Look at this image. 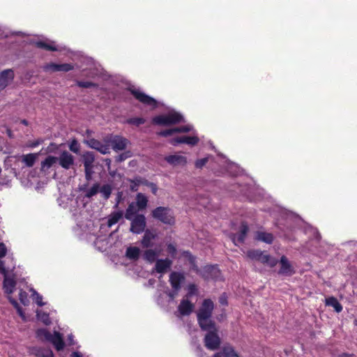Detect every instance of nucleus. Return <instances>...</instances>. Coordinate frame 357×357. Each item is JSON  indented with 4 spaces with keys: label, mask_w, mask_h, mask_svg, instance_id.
<instances>
[{
    "label": "nucleus",
    "mask_w": 357,
    "mask_h": 357,
    "mask_svg": "<svg viewBox=\"0 0 357 357\" xmlns=\"http://www.w3.org/2000/svg\"><path fill=\"white\" fill-rule=\"evenodd\" d=\"M195 309V305L188 298H183L178 306V311L181 316L190 315Z\"/></svg>",
    "instance_id": "f3484780"
},
{
    "label": "nucleus",
    "mask_w": 357,
    "mask_h": 357,
    "mask_svg": "<svg viewBox=\"0 0 357 357\" xmlns=\"http://www.w3.org/2000/svg\"><path fill=\"white\" fill-rule=\"evenodd\" d=\"M227 294L226 293H223L222 294L220 295V296L219 297V303L222 305H228V302H227Z\"/></svg>",
    "instance_id": "5fc2aeb1"
},
{
    "label": "nucleus",
    "mask_w": 357,
    "mask_h": 357,
    "mask_svg": "<svg viewBox=\"0 0 357 357\" xmlns=\"http://www.w3.org/2000/svg\"><path fill=\"white\" fill-rule=\"evenodd\" d=\"M36 337L42 342H50L52 334L46 328H38L36 332Z\"/></svg>",
    "instance_id": "c756f323"
},
{
    "label": "nucleus",
    "mask_w": 357,
    "mask_h": 357,
    "mask_svg": "<svg viewBox=\"0 0 357 357\" xmlns=\"http://www.w3.org/2000/svg\"><path fill=\"white\" fill-rule=\"evenodd\" d=\"M10 303L13 305V307L16 309V308H18V307H20V305L18 304V303L17 302V301H15V299L13 298H10L9 299Z\"/></svg>",
    "instance_id": "0e129e2a"
},
{
    "label": "nucleus",
    "mask_w": 357,
    "mask_h": 357,
    "mask_svg": "<svg viewBox=\"0 0 357 357\" xmlns=\"http://www.w3.org/2000/svg\"><path fill=\"white\" fill-rule=\"evenodd\" d=\"M192 130V126L189 125L181 126L179 127L166 129L158 132V135L167 137L171 136L175 133H187L190 132Z\"/></svg>",
    "instance_id": "2eb2a0df"
},
{
    "label": "nucleus",
    "mask_w": 357,
    "mask_h": 357,
    "mask_svg": "<svg viewBox=\"0 0 357 357\" xmlns=\"http://www.w3.org/2000/svg\"><path fill=\"white\" fill-rule=\"evenodd\" d=\"M35 45L38 48L43 49L47 51H52V52L57 51V48L54 45L48 44L42 40L36 41L35 43Z\"/></svg>",
    "instance_id": "e433bc0d"
},
{
    "label": "nucleus",
    "mask_w": 357,
    "mask_h": 357,
    "mask_svg": "<svg viewBox=\"0 0 357 357\" xmlns=\"http://www.w3.org/2000/svg\"><path fill=\"white\" fill-rule=\"evenodd\" d=\"M199 139L197 136H182L181 144L195 146L198 144Z\"/></svg>",
    "instance_id": "58836bf2"
},
{
    "label": "nucleus",
    "mask_w": 357,
    "mask_h": 357,
    "mask_svg": "<svg viewBox=\"0 0 357 357\" xmlns=\"http://www.w3.org/2000/svg\"><path fill=\"white\" fill-rule=\"evenodd\" d=\"M183 255L185 257H188V260H189V262L190 264H191V268L192 270L195 272L197 274H199L200 275V273L202 271V270H200L198 267V266L196 264V260H195V257L189 252V251H185L183 252Z\"/></svg>",
    "instance_id": "473e14b6"
},
{
    "label": "nucleus",
    "mask_w": 357,
    "mask_h": 357,
    "mask_svg": "<svg viewBox=\"0 0 357 357\" xmlns=\"http://www.w3.org/2000/svg\"><path fill=\"white\" fill-rule=\"evenodd\" d=\"M248 185V183H247V185ZM261 189L257 185V186H255V185L253 186V188H250V187H248L247 186V199L248 198V197L250 196V195L252 192H255L257 193V195L259 196H261Z\"/></svg>",
    "instance_id": "a18cd8bd"
},
{
    "label": "nucleus",
    "mask_w": 357,
    "mask_h": 357,
    "mask_svg": "<svg viewBox=\"0 0 357 357\" xmlns=\"http://www.w3.org/2000/svg\"><path fill=\"white\" fill-rule=\"evenodd\" d=\"M247 257L250 259L259 261L262 264H266L271 267H274L278 262L277 259L266 254V252L258 250L248 251Z\"/></svg>",
    "instance_id": "20e7f679"
},
{
    "label": "nucleus",
    "mask_w": 357,
    "mask_h": 357,
    "mask_svg": "<svg viewBox=\"0 0 357 357\" xmlns=\"http://www.w3.org/2000/svg\"><path fill=\"white\" fill-rule=\"evenodd\" d=\"M165 160L170 165L176 166H184L187 163V158L185 156L179 155H169L165 157Z\"/></svg>",
    "instance_id": "412c9836"
},
{
    "label": "nucleus",
    "mask_w": 357,
    "mask_h": 357,
    "mask_svg": "<svg viewBox=\"0 0 357 357\" xmlns=\"http://www.w3.org/2000/svg\"><path fill=\"white\" fill-rule=\"evenodd\" d=\"M197 293V288L196 284H190L188 288V293L185 296L187 298L192 297L193 295H195Z\"/></svg>",
    "instance_id": "37998d69"
},
{
    "label": "nucleus",
    "mask_w": 357,
    "mask_h": 357,
    "mask_svg": "<svg viewBox=\"0 0 357 357\" xmlns=\"http://www.w3.org/2000/svg\"><path fill=\"white\" fill-rule=\"evenodd\" d=\"M145 249L142 255L143 259L149 264L155 262L160 255V250L151 249V248Z\"/></svg>",
    "instance_id": "6ab92c4d"
},
{
    "label": "nucleus",
    "mask_w": 357,
    "mask_h": 357,
    "mask_svg": "<svg viewBox=\"0 0 357 357\" xmlns=\"http://www.w3.org/2000/svg\"><path fill=\"white\" fill-rule=\"evenodd\" d=\"M223 349L225 357H239L238 354L234 351L232 347H224Z\"/></svg>",
    "instance_id": "79ce46f5"
},
{
    "label": "nucleus",
    "mask_w": 357,
    "mask_h": 357,
    "mask_svg": "<svg viewBox=\"0 0 357 357\" xmlns=\"http://www.w3.org/2000/svg\"><path fill=\"white\" fill-rule=\"evenodd\" d=\"M123 217V211H113L108 217L107 226L111 227L116 224Z\"/></svg>",
    "instance_id": "bb28decb"
},
{
    "label": "nucleus",
    "mask_w": 357,
    "mask_h": 357,
    "mask_svg": "<svg viewBox=\"0 0 357 357\" xmlns=\"http://www.w3.org/2000/svg\"><path fill=\"white\" fill-rule=\"evenodd\" d=\"M83 163L84 167H93V162L95 161V155L93 152H86L83 154Z\"/></svg>",
    "instance_id": "72a5a7b5"
},
{
    "label": "nucleus",
    "mask_w": 357,
    "mask_h": 357,
    "mask_svg": "<svg viewBox=\"0 0 357 357\" xmlns=\"http://www.w3.org/2000/svg\"><path fill=\"white\" fill-rule=\"evenodd\" d=\"M214 303L210 298L203 301L197 312V322L202 331H206L215 328V321L211 319Z\"/></svg>",
    "instance_id": "f257e3e1"
},
{
    "label": "nucleus",
    "mask_w": 357,
    "mask_h": 357,
    "mask_svg": "<svg viewBox=\"0 0 357 357\" xmlns=\"http://www.w3.org/2000/svg\"><path fill=\"white\" fill-rule=\"evenodd\" d=\"M99 192L102 194V197L107 200L112 194V186L109 184H105L101 188L99 187Z\"/></svg>",
    "instance_id": "4c0bfd02"
},
{
    "label": "nucleus",
    "mask_w": 357,
    "mask_h": 357,
    "mask_svg": "<svg viewBox=\"0 0 357 357\" xmlns=\"http://www.w3.org/2000/svg\"><path fill=\"white\" fill-rule=\"evenodd\" d=\"M139 211H141V210H139V208L135 205V202H132L128 204L124 217L128 220H132L135 215L139 214Z\"/></svg>",
    "instance_id": "a878e982"
},
{
    "label": "nucleus",
    "mask_w": 357,
    "mask_h": 357,
    "mask_svg": "<svg viewBox=\"0 0 357 357\" xmlns=\"http://www.w3.org/2000/svg\"><path fill=\"white\" fill-rule=\"evenodd\" d=\"M7 248L3 243H0V259L6 256Z\"/></svg>",
    "instance_id": "6e6d98bb"
},
{
    "label": "nucleus",
    "mask_w": 357,
    "mask_h": 357,
    "mask_svg": "<svg viewBox=\"0 0 357 357\" xmlns=\"http://www.w3.org/2000/svg\"><path fill=\"white\" fill-rule=\"evenodd\" d=\"M280 263V268L279 271L280 274L292 275L294 273L293 268L286 256L283 255L281 257Z\"/></svg>",
    "instance_id": "aec40b11"
},
{
    "label": "nucleus",
    "mask_w": 357,
    "mask_h": 357,
    "mask_svg": "<svg viewBox=\"0 0 357 357\" xmlns=\"http://www.w3.org/2000/svg\"><path fill=\"white\" fill-rule=\"evenodd\" d=\"M59 165L65 169H69L74 165V156L67 151H63L58 158Z\"/></svg>",
    "instance_id": "dca6fc26"
},
{
    "label": "nucleus",
    "mask_w": 357,
    "mask_h": 357,
    "mask_svg": "<svg viewBox=\"0 0 357 357\" xmlns=\"http://www.w3.org/2000/svg\"><path fill=\"white\" fill-rule=\"evenodd\" d=\"M49 342H51L57 351L63 350L65 347L62 335L57 331H54Z\"/></svg>",
    "instance_id": "4be33fe9"
},
{
    "label": "nucleus",
    "mask_w": 357,
    "mask_h": 357,
    "mask_svg": "<svg viewBox=\"0 0 357 357\" xmlns=\"http://www.w3.org/2000/svg\"><path fill=\"white\" fill-rule=\"evenodd\" d=\"M85 144L90 148L93 149L102 154L109 153V144L107 142L105 144L94 138H91L85 141Z\"/></svg>",
    "instance_id": "f8f14e48"
},
{
    "label": "nucleus",
    "mask_w": 357,
    "mask_h": 357,
    "mask_svg": "<svg viewBox=\"0 0 357 357\" xmlns=\"http://www.w3.org/2000/svg\"><path fill=\"white\" fill-rule=\"evenodd\" d=\"M58 161V158L52 155L47 156L41 162V170L50 169L54 163Z\"/></svg>",
    "instance_id": "f704fd0d"
},
{
    "label": "nucleus",
    "mask_w": 357,
    "mask_h": 357,
    "mask_svg": "<svg viewBox=\"0 0 357 357\" xmlns=\"http://www.w3.org/2000/svg\"><path fill=\"white\" fill-rule=\"evenodd\" d=\"M245 238V223L242 222L241 225V231L239 234H233L231 235L232 242L238 245L243 243Z\"/></svg>",
    "instance_id": "5701e85b"
},
{
    "label": "nucleus",
    "mask_w": 357,
    "mask_h": 357,
    "mask_svg": "<svg viewBox=\"0 0 357 357\" xmlns=\"http://www.w3.org/2000/svg\"><path fill=\"white\" fill-rule=\"evenodd\" d=\"M72 357H82V354L78 351H74L71 354Z\"/></svg>",
    "instance_id": "338daca9"
},
{
    "label": "nucleus",
    "mask_w": 357,
    "mask_h": 357,
    "mask_svg": "<svg viewBox=\"0 0 357 357\" xmlns=\"http://www.w3.org/2000/svg\"><path fill=\"white\" fill-rule=\"evenodd\" d=\"M145 185L149 187L151 190V192L153 195H156L158 192V186L155 183L152 182H149L148 181H146L143 183Z\"/></svg>",
    "instance_id": "8fccbe9b"
},
{
    "label": "nucleus",
    "mask_w": 357,
    "mask_h": 357,
    "mask_svg": "<svg viewBox=\"0 0 357 357\" xmlns=\"http://www.w3.org/2000/svg\"><path fill=\"white\" fill-rule=\"evenodd\" d=\"M132 156V153L130 151H125L120 155H119L116 159V160L119 162H121L126 160L127 158H130Z\"/></svg>",
    "instance_id": "49530a36"
},
{
    "label": "nucleus",
    "mask_w": 357,
    "mask_h": 357,
    "mask_svg": "<svg viewBox=\"0 0 357 357\" xmlns=\"http://www.w3.org/2000/svg\"><path fill=\"white\" fill-rule=\"evenodd\" d=\"M255 239L268 244H271L274 240V236L271 233L257 231L255 233Z\"/></svg>",
    "instance_id": "393cba45"
},
{
    "label": "nucleus",
    "mask_w": 357,
    "mask_h": 357,
    "mask_svg": "<svg viewBox=\"0 0 357 357\" xmlns=\"http://www.w3.org/2000/svg\"><path fill=\"white\" fill-rule=\"evenodd\" d=\"M208 158H203L201 159H198L195 162V167L198 169H202L208 162Z\"/></svg>",
    "instance_id": "09e8293b"
},
{
    "label": "nucleus",
    "mask_w": 357,
    "mask_h": 357,
    "mask_svg": "<svg viewBox=\"0 0 357 357\" xmlns=\"http://www.w3.org/2000/svg\"><path fill=\"white\" fill-rule=\"evenodd\" d=\"M140 255V249L135 246H130L126 249V256L134 261H137Z\"/></svg>",
    "instance_id": "7c9ffc66"
},
{
    "label": "nucleus",
    "mask_w": 357,
    "mask_h": 357,
    "mask_svg": "<svg viewBox=\"0 0 357 357\" xmlns=\"http://www.w3.org/2000/svg\"><path fill=\"white\" fill-rule=\"evenodd\" d=\"M167 252L172 256L176 254V248L172 243H169L167 245Z\"/></svg>",
    "instance_id": "864d4df0"
},
{
    "label": "nucleus",
    "mask_w": 357,
    "mask_h": 357,
    "mask_svg": "<svg viewBox=\"0 0 357 357\" xmlns=\"http://www.w3.org/2000/svg\"><path fill=\"white\" fill-rule=\"evenodd\" d=\"M14 79V72L11 69L3 70L0 73V91L4 89Z\"/></svg>",
    "instance_id": "a211bd4d"
},
{
    "label": "nucleus",
    "mask_w": 357,
    "mask_h": 357,
    "mask_svg": "<svg viewBox=\"0 0 357 357\" xmlns=\"http://www.w3.org/2000/svg\"><path fill=\"white\" fill-rule=\"evenodd\" d=\"M37 155L34 153H29L24 155L22 156V162L25 163V165L28 167H32L36 162Z\"/></svg>",
    "instance_id": "c9c22d12"
},
{
    "label": "nucleus",
    "mask_w": 357,
    "mask_h": 357,
    "mask_svg": "<svg viewBox=\"0 0 357 357\" xmlns=\"http://www.w3.org/2000/svg\"><path fill=\"white\" fill-rule=\"evenodd\" d=\"M130 220L131 221L130 228V232L135 234H139L146 230V221L144 215L138 214Z\"/></svg>",
    "instance_id": "0eeeda50"
},
{
    "label": "nucleus",
    "mask_w": 357,
    "mask_h": 357,
    "mask_svg": "<svg viewBox=\"0 0 357 357\" xmlns=\"http://www.w3.org/2000/svg\"><path fill=\"white\" fill-rule=\"evenodd\" d=\"M76 84L81 88L89 89L91 87H97L98 85L96 83L89 81H77Z\"/></svg>",
    "instance_id": "a19ab883"
},
{
    "label": "nucleus",
    "mask_w": 357,
    "mask_h": 357,
    "mask_svg": "<svg viewBox=\"0 0 357 357\" xmlns=\"http://www.w3.org/2000/svg\"><path fill=\"white\" fill-rule=\"evenodd\" d=\"M200 275L206 280H221V272L217 265H206L200 273Z\"/></svg>",
    "instance_id": "423d86ee"
},
{
    "label": "nucleus",
    "mask_w": 357,
    "mask_h": 357,
    "mask_svg": "<svg viewBox=\"0 0 357 357\" xmlns=\"http://www.w3.org/2000/svg\"><path fill=\"white\" fill-rule=\"evenodd\" d=\"M148 204V199L147 197L142 193L139 192L136 195V202H135V205H136L139 210H144Z\"/></svg>",
    "instance_id": "2f4dec72"
},
{
    "label": "nucleus",
    "mask_w": 357,
    "mask_h": 357,
    "mask_svg": "<svg viewBox=\"0 0 357 357\" xmlns=\"http://www.w3.org/2000/svg\"><path fill=\"white\" fill-rule=\"evenodd\" d=\"M144 232V236L140 241L142 247L143 248H152L153 246V241L158 237L156 231L146 229Z\"/></svg>",
    "instance_id": "4468645a"
},
{
    "label": "nucleus",
    "mask_w": 357,
    "mask_h": 357,
    "mask_svg": "<svg viewBox=\"0 0 357 357\" xmlns=\"http://www.w3.org/2000/svg\"><path fill=\"white\" fill-rule=\"evenodd\" d=\"M145 119L142 117H134V118H130L127 119L126 122L130 125H134L136 126H139L140 125H142L145 123Z\"/></svg>",
    "instance_id": "ea45409f"
},
{
    "label": "nucleus",
    "mask_w": 357,
    "mask_h": 357,
    "mask_svg": "<svg viewBox=\"0 0 357 357\" xmlns=\"http://www.w3.org/2000/svg\"><path fill=\"white\" fill-rule=\"evenodd\" d=\"M339 357H355L353 354L342 353L340 354Z\"/></svg>",
    "instance_id": "69168bd1"
},
{
    "label": "nucleus",
    "mask_w": 357,
    "mask_h": 357,
    "mask_svg": "<svg viewBox=\"0 0 357 357\" xmlns=\"http://www.w3.org/2000/svg\"><path fill=\"white\" fill-rule=\"evenodd\" d=\"M44 70L51 72H69L74 69L71 63H49L44 66Z\"/></svg>",
    "instance_id": "ddd939ff"
},
{
    "label": "nucleus",
    "mask_w": 357,
    "mask_h": 357,
    "mask_svg": "<svg viewBox=\"0 0 357 357\" xmlns=\"http://www.w3.org/2000/svg\"><path fill=\"white\" fill-rule=\"evenodd\" d=\"M179 291H176L175 289H172L171 291H169L168 293V296L171 298V299H174L178 294Z\"/></svg>",
    "instance_id": "680f3d73"
},
{
    "label": "nucleus",
    "mask_w": 357,
    "mask_h": 357,
    "mask_svg": "<svg viewBox=\"0 0 357 357\" xmlns=\"http://www.w3.org/2000/svg\"><path fill=\"white\" fill-rule=\"evenodd\" d=\"M37 357H54V354L52 352V351L51 350H49L47 351H46L45 354H38L37 355Z\"/></svg>",
    "instance_id": "052dcab7"
},
{
    "label": "nucleus",
    "mask_w": 357,
    "mask_h": 357,
    "mask_svg": "<svg viewBox=\"0 0 357 357\" xmlns=\"http://www.w3.org/2000/svg\"><path fill=\"white\" fill-rule=\"evenodd\" d=\"M19 298L20 302L24 305H27L29 302L27 293L22 289H21L19 292Z\"/></svg>",
    "instance_id": "c03bdc74"
},
{
    "label": "nucleus",
    "mask_w": 357,
    "mask_h": 357,
    "mask_svg": "<svg viewBox=\"0 0 357 357\" xmlns=\"http://www.w3.org/2000/svg\"><path fill=\"white\" fill-rule=\"evenodd\" d=\"M3 285L4 291L8 294H11L15 290L16 281L13 278L8 277V274L3 275Z\"/></svg>",
    "instance_id": "b1692460"
},
{
    "label": "nucleus",
    "mask_w": 357,
    "mask_h": 357,
    "mask_svg": "<svg viewBox=\"0 0 357 357\" xmlns=\"http://www.w3.org/2000/svg\"><path fill=\"white\" fill-rule=\"evenodd\" d=\"M0 273L3 275H6L8 274V271L5 267V264L3 261L0 260Z\"/></svg>",
    "instance_id": "bf43d9fd"
},
{
    "label": "nucleus",
    "mask_w": 357,
    "mask_h": 357,
    "mask_svg": "<svg viewBox=\"0 0 357 357\" xmlns=\"http://www.w3.org/2000/svg\"><path fill=\"white\" fill-rule=\"evenodd\" d=\"M185 277L181 272L172 271L169 274V282L171 284L172 289L180 291L182 287V284L185 282Z\"/></svg>",
    "instance_id": "9d476101"
},
{
    "label": "nucleus",
    "mask_w": 357,
    "mask_h": 357,
    "mask_svg": "<svg viewBox=\"0 0 357 357\" xmlns=\"http://www.w3.org/2000/svg\"><path fill=\"white\" fill-rule=\"evenodd\" d=\"M86 187L87 184H84L79 187V190L81 191H86L85 194V197L91 198L99 192L100 184L98 183H94L93 186L88 190H86Z\"/></svg>",
    "instance_id": "cd10ccee"
},
{
    "label": "nucleus",
    "mask_w": 357,
    "mask_h": 357,
    "mask_svg": "<svg viewBox=\"0 0 357 357\" xmlns=\"http://www.w3.org/2000/svg\"><path fill=\"white\" fill-rule=\"evenodd\" d=\"M59 148L58 145L54 142H51L46 149L47 153H54Z\"/></svg>",
    "instance_id": "603ef678"
},
{
    "label": "nucleus",
    "mask_w": 357,
    "mask_h": 357,
    "mask_svg": "<svg viewBox=\"0 0 357 357\" xmlns=\"http://www.w3.org/2000/svg\"><path fill=\"white\" fill-rule=\"evenodd\" d=\"M41 320L47 326L51 324V321L48 314L44 313L42 316Z\"/></svg>",
    "instance_id": "4d7b16f0"
},
{
    "label": "nucleus",
    "mask_w": 357,
    "mask_h": 357,
    "mask_svg": "<svg viewBox=\"0 0 357 357\" xmlns=\"http://www.w3.org/2000/svg\"><path fill=\"white\" fill-rule=\"evenodd\" d=\"M208 333L204 337V345L210 350L218 349L220 345V339L218 335V330L215 326L214 328L206 330Z\"/></svg>",
    "instance_id": "39448f33"
},
{
    "label": "nucleus",
    "mask_w": 357,
    "mask_h": 357,
    "mask_svg": "<svg viewBox=\"0 0 357 357\" xmlns=\"http://www.w3.org/2000/svg\"><path fill=\"white\" fill-rule=\"evenodd\" d=\"M93 167H84L85 178L87 181H90L92 179L93 172Z\"/></svg>",
    "instance_id": "de8ad7c7"
},
{
    "label": "nucleus",
    "mask_w": 357,
    "mask_h": 357,
    "mask_svg": "<svg viewBox=\"0 0 357 357\" xmlns=\"http://www.w3.org/2000/svg\"><path fill=\"white\" fill-rule=\"evenodd\" d=\"M325 303L328 306L333 307L334 308V310L337 313H340L342 311V305L340 304L338 300L334 296H330L326 298Z\"/></svg>",
    "instance_id": "c85d7f7f"
},
{
    "label": "nucleus",
    "mask_w": 357,
    "mask_h": 357,
    "mask_svg": "<svg viewBox=\"0 0 357 357\" xmlns=\"http://www.w3.org/2000/svg\"><path fill=\"white\" fill-rule=\"evenodd\" d=\"M224 355L225 354H224V349H223L221 352L215 354L213 357H225Z\"/></svg>",
    "instance_id": "774afa93"
},
{
    "label": "nucleus",
    "mask_w": 357,
    "mask_h": 357,
    "mask_svg": "<svg viewBox=\"0 0 357 357\" xmlns=\"http://www.w3.org/2000/svg\"><path fill=\"white\" fill-rule=\"evenodd\" d=\"M104 142H107L109 144V147L112 146L116 151L124 150L129 142L127 139L119 135H115L111 138L107 137L104 139Z\"/></svg>",
    "instance_id": "1a4fd4ad"
},
{
    "label": "nucleus",
    "mask_w": 357,
    "mask_h": 357,
    "mask_svg": "<svg viewBox=\"0 0 357 357\" xmlns=\"http://www.w3.org/2000/svg\"><path fill=\"white\" fill-rule=\"evenodd\" d=\"M172 265V260L169 258L158 259L156 260L152 273L156 272L160 274H165L170 270Z\"/></svg>",
    "instance_id": "9b49d317"
},
{
    "label": "nucleus",
    "mask_w": 357,
    "mask_h": 357,
    "mask_svg": "<svg viewBox=\"0 0 357 357\" xmlns=\"http://www.w3.org/2000/svg\"><path fill=\"white\" fill-rule=\"evenodd\" d=\"M151 215L165 225L172 226L176 222L174 213L169 207L158 206L151 211Z\"/></svg>",
    "instance_id": "f03ea898"
},
{
    "label": "nucleus",
    "mask_w": 357,
    "mask_h": 357,
    "mask_svg": "<svg viewBox=\"0 0 357 357\" xmlns=\"http://www.w3.org/2000/svg\"><path fill=\"white\" fill-rule=\"evenodd\" d=\"M184 121L183 116L178 112H172L167 114L155 116L152 122L155 125L169 126Z\"/></svg>",
    "instance_id": "7ed1b4c3"
},
{
    "label": "nucleus",
    "mask_w": 357,
    "mask_h": 357,
    "mask_svg": "<svg viewBox=\"0 0 357 357\" xmlns=\"http://www.w3.org/2000/svg\"><path fill=\"white\" fill-rule=\"evenodd\" d=\"M36 303L38 306H43L44 305V303L43 302V297L42 296L38 294L37 295V298H36Z\"/></svg>",
    "instance_id": "e2e57ef3"
},
{
    "label": "nucleus",
    "mask_w": 357,
    "mask_h": 357,
    "mask_svg": "<svg viewBox=\"0 0 357 357\" xmlns=\"http://www.w3.org/2000/svg\"><path fill=\"white\" fill-rule=\"evenodd\" d=\"M69 148H70V150L71 151H73V153H78L79 146H78L77 142L75 139L73 140L69 146Z\"/></svg>",
    "instance_id": "3c124183"
},
{
    "label": "nucleus",
    "mask_w": 357,
    "mask_h": 357,
    "mask_svg": "<svg viewBox=\"0 0 357 357\" xmlns=\"http://www.w3.org/2000/svg\"><path fill=\"white\" fill-rule=\"evenodd\" d=\"M169 143L173 146H176L179 144H181V137H176L171 139Z\"/></svg>",
    "instance_id": "13d9d810"
},
{
    "label": "nucleus",
    "mask_w": 357,
    "mask_h": 357,
    "mask_svg": "<svg viewBox=\"0 0 357 357\" xmlns=\"http://www.w3.org/2000/svg\"><path fill=\"white\" fill-rule=\"evenodd\" d=\"M130 93L139 102H142V104L146 106H150L153 108L157 107L158 102L156 100L146 95L144 92H142L137 89H130Z\"/></svg>",
    "instance_id": "6e6552de"
}]
</instances>
